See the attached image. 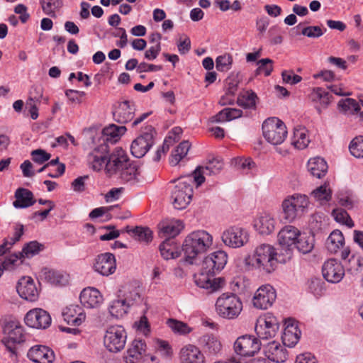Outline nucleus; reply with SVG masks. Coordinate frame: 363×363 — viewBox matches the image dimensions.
Here are the masks:
<instances>
[{"label": "nucleus", "mask_w": 363, "mask_h": 363, "mask_svg": "<svg viewBox=\"0 0 363 363\" xmlns=\"http://www.w3.org/2000/svg\"><path fill=\"white\" fill-rule=\"evenodd\" d=\"M301 331L294 323H287L281 336L282 342L285 346L291 347L298 342Z\"/></svg>", "instance_id": "nucleus-36"}, {"label": "nucleus", "mask_w": 363, "mask_h": 363, "mask_svg": "<svg viewBox=\"0 0 363 363\" xmlns=\"http://www.w3.org/2000/svg\"><path fill=\"white\" fill-rule=\"evenodd\" d=\"M27 357L34 363H52L55 359L54 352L48 347L41 345L30 347Z\"/></svg>", "instance_id": "nucleus-22"}, {"label": "nucleus", "mask_w": 363, "mask_h": 363, "mask_svg": "<svg viewBox=\"0 0 363 363\" xmlns=\"http://www.w3.org/2000/svg\"><path fill=\"white\" fill-rule=\"evenodd\" d=\"M65 95L71 103L79 104L82 102V98L85 96L86 93L82 91L68 89L65 91Z\"/></svg>", "instance_id": "nucleus-64"}, {"label": "nucleus", "mask_w": 363, "mask_h": 363, "mask_svg": "<svg viewBox=\"0 0 363 363\" xmlns=\"http://www.w3.org/2000/svg\"><path fill=\"white\" fill-rule=\"evenodd\" d=\"M167 324L173 331L181 335H186L191 331L188 325L182 321L170 319L168 320Z\"/></svg>", "instance_id": "nucleus-61"}, {"label": "nucleus", "mask_w": 363, "mask_h": 363, "mask_svg": "<svg viewBox=\"0 0 363 363\" xmlns=\"http://www.w3.org/2000/svg\"><path fill=\"white\" fill-rule=\"evenodd\" d=\"M22 257L20 254H12L6 257L4 260L0 259V267L6 270L13 269L16 266L22 263Z\"/></svg>", "instance_id": "nucleus-54"}, {"label": "nucleus", "mask_w": 363, "mask_h": 363, "mask_svg": "<svg viewBox=\"0 0 363 363\" xmlns=\"http://www.w3.org/2000/svg\"><path fill=\"white\" fill-rule=\"evenodd\" d=\"M322 273L328 281L338 283L345 275V269L342 264L337 259H330L323 264Z\"/></svg>", "instance_id": "nucleus-19"}, {"label": "nucleus", "mask_w": 363, "mask_h": 363, "mask_svg": "<svg viewBox=\"0 0 363 363\" xmlns=\"http://www.w3.org/2000/svg\"><path fill=\"white\" fill-rule=\"evenodd\" d=\"M278 253L270 244H260L255 247L253 253L245 259V264L252 269L270 274L277 267Z\"/></svg>", "instance_id": "nucleus-3"}, {"label": "nucleus", "mask_w": 363, "mask_h": 363, "mask_svg": "<svg viewBox=\"0 0 363 363\" xmlns=\"http://www.w3.org/2000/svg\"><path fill=\"white\" fill-rule=\"evenodd\" d=\"M43 274L45 279L51 284L64 286L67 283V276L60 272L45 268L43 270Z\"/></svg>", "instance_id": "nucleus-42"}, {"label": "nucleus", "mask_w": 363, "mask_h": 363, "mask_svg": "<svg viewBox=\"0 0 363 363\" xmlns=\"http://www.w3.org/2000/svg\"><path fill=\"white\" fill-rule=\"evenodd\" d=\"M179 361L180 363H205L206 358L198 347L189 344L180 350Z\"/></svg>", "instance_id": "nucleus-26"}, {"label": "nucleus", "mask_w": 363, "mask_h": 363, "mask_svg": "<svg viewBox=\"0 0 363 363\" xmlns=\"http://www.w3.org/2000/svg\"><path fill=\"white\" fill-rule=\"evenodd\" d=\"M126 232L130 234L135 240L139 242L148 243L152 241V233L147 227L136 226L135 228H126Z\"/></svg>", "instance_id": "nucleus-40"}, {"label": "nucleus", "mask_w": 363, "mask_h": 363, "mask_svg": "<svg viewBox=\"0 0 363 363\" xmlns=\"http://www.w3.org/2000/svg\"><path fill=\"white\" fill-rule=\"evenodd\" d=\"M279 328L277 318L273 314L267 313L257 320L255 332L259 339L268 340L276 335Z\"/></svg>", "instance_id": "nucleus-10"}, {"label": "nucleus", "mask_w": 363, "mask_h": 363, "mask_svg": "<svg viewBox=\"0 0 363 363\" xmlns=\"http://www.w3.org/2000/svg\"><path fill=\"white\" fill-rule=\"evenodd\" d=\"M277 298L276 290L269 284L259 286L255 291L252 299V306L259 310H267L270 308Z\"/></svg>", "instance_id": "nucleus-13"}, {"label": "nucleus", "mask_w": 363, "mask_h": 363, "mask_svg": "<svg viewBox=\"0 0 363 363\" xmlns=\"http://www.w3.org/2000/svg\"><path fill=\"white\" fill-rule=\"evenodd\" d=\"M228 261V255L224 251L214 252L204 258L202 265L204 269L211 270L216 274L221 271Z\"/></svg>", "instance_id": "nucleus-23"}, {"label": "nucleus", "mask_w": 363, "mask_h": 363, "mask_svg": "<svg viewBox=\"0 0 363 363\" xmlns=\"http://www.w3.org/2000/svg\"><path fill=\"white\" fill-rule=\"evenodd\" d=\"M332 215L335 220L340 223L344 224L349 228H352L354 225V223L349 214L342 208L334 209L332 212Z\"/></svg>", "instance_id": "nucleus-60"}, {"label": "nucleus", "mask_w": 363, "mask_h": 363, "mask_svg": "<svg viewBox=\"0 0 363 363\" xmlns=\"http://www.w3.org/2000/svg\"><path fill=\"white\" fill-rule=\"evenodd\" d=\"M213 238L204 230H198L189 233L183 242L182 249L186 262L193 264L198 258L211 249Z\"/></svg>", "instance_id": "nucleus-1"}, {"label": "nucleus", "mask_w": 363, "mask_h": 363, "mask_svg": "<svg viewBox=\"0 0 363 363\" xmlns=\"http://www.w3.org/2000/svg\"><path fill=\"white\" fill-rule=\"evenodd\" d=\"M109 154L108 145L101 143L88 154V166L95 172L105 171Z\"/></svg>", "instance_id": "nucleus-14"}, {"label": "nucleus", "mask_w": 363, "mask_h": 363, "mask_svg": "<svg viewBox=\"0 0 363 363\" xmlns=\"http://www.w3.org/2000/svg\"><path fill=\"white\" fill-rule=\"evenodd\" d=\"M94 269L103 276L113 274L116 269L115 256L110 252L99 255L94 262Z\"/></svg>", "instance_id": "nucleus-18"}, {"label": "nucleus", "mask_w": 363, "mask_h": 363, "mask_svg": "<svg viewBox=\"0 0 363 363\" xmlns=\"http://www.w3.org/2000/svg\"><path fill=\"white\" fill-rule=\"evenodd\" d=\"M330 94L323 88H313L308 94V99L314 104L320 111L321 108H325L330 102Z\"/></svg>", "instance_id": "nucleus-33"}, {"label": "nucleus", "mask_w": 363, "mask_h": 363, "mask_svg": "<svg viewBox=\"0 0 363 363\" xmlns=\"http://www.w3.org/2000/svg\"><path fill=\"white\" fill-rule=\"evenodd\" d=\"M260 340L252 335H244L238 337L234 342L235 352L243 357H252L261 349Z\"/></svg>", "instance_id": "nucleus-11"}, {"label": "nucleus", "mask_w": 363, "mask_h": 363, "mask_svg": "<svg viewBox=\"0 0 363 363\" xmlns=\"http://www.w3.org/2000/svg\"><path fill=\"white\" fill-rule=\"evenodd\" d=\"M126 164L123 167L121 171H120L116 177H119L124 182L135 180L139 174L137 165L132 163L129 159Z\"/></svg>", "instance_id": "nucleus-47"}, {"label": "nucleus", "mask_w": 363, "mask_h": 363, "mask_svg": "<svg viewBox=\"0 0 363 363\" xmlns=\"http://www.w3.org/2000/svg\"><path fill=\"white\" fill-rule=\"evenodd\" d=\"M173 183L174 186L171 191L172 203L175 208L182 210L186 208L191 201L194 183L199 186L203 183V179L197 172L196 176L182 177Z\"/></svg>", "instance_id": "nucleus-2"}, {"label": "nucleus", "mask_w": 363, "mask_h": 363, "mask_svg": "<svg viewBox=\"0 0 363 363\" xmlns=\"http://www.w3.org/2000/svg\"><path fill=\"white\" fill-rule=\"evenodd\" d=\"M223 162L217 159L210 161L206 167H199L194 172V176H196V172L201 175L203 181L206 175L218 174L223 168Z\"/></svg>", "instance_id": "nucleus-41"}, {"label": "nucleus", "mask_w": 363, "mask_h": 363, "mask_svg": "<svg viewBox=\"0 0 363 363\" xmlns=\"http://www.w3.org/2000/svg\"><path fill=\"white\" fill-rule=\"evenodd\" d=\"M273 61L269 58L261 59L257 62L258 68L257 74L264 73L267 77L271 74L273 71Z\"/></svg>", "instance_id": "nucleus-62"}, {"label": "nucleus", "mask_w": 363, "mask_h": 363, "mask_svg": "<svg viewBox=\"0 0 363 363\" xmlns=\"http://www.w3.org/2000/svg\"><path fill=\"white\" fill-rule=\"evenodd\" d=\"M264 353L269 360L277 363L285 362L288 359V352L286 349L276 341L269 342L266 345Z\"/></svg>", "instance_id": "nucleus-28"}, {"label": "nucleus", "mask_w": 363, "mask_h": 363, "mask_svg": "<svg viewBox=\"0 0 363 363\" xmlns=\"http://www.w3.org/2000/svg\"><path fill=\"white\" fill-rule=\"evenodd\" d=\"M325 31V28L323 30L321 27L318 26H308L302 30L301 34L308 38H319L323 35Z\"/></svg>", "instance_id": "nucleus-63"}, {"label": "nucleus", "mask_w": 363, "mask_h": 363, "mask_svg": "<svg viewBox=\"0 0 363 363\" xmlns=\"http://www.w3.org/2000/svg\"><path fill=\"white\" fill-rule=\"evenodd\" d=\"M233 57L230 54L225 53L218 56L216 60V67L219 72H227L231 69Z\"/></svg>", "instance_id": "nucleus-57"}, {"label": "nucleus", "mask_w": 363, "mask_h": 363, "mask_svg": "<svg viewBox=\"0 0 363 363\" xmlns=\"http://www.w3.org/2000/svg\"><path fill=\"white\" fill-rule=\"evenodd\" d=\"M309 198L302 194H294L286 196L281 203L283 218L288 223L302 217L308 210Z\"/></svg>", "instance_id": "nucleus-4"}, {"label": "nucleus", "mask_w": 363, "mask_h": 363, "mask_svg": "<svg viewBox=\"0 0 363 363\" xmlns=\"http://www.w3.org/2000/svg\"><path fill=\"white\" fill-rule=\"evenodd\" d=\"M4 332L12 343H20L25 340L23 328L17 322L11 321L6 323Z\"/></svg>", "instance_id": "nucleus-34"}, {"label": "nucleus", "mask_w": 363, "mask_h": 363, "mask_svg": "<svg viewBox=\"0 0 363 363\" xmlns=\"http://www.w3.org/2000/svg\"><path fill=\"white\" fill-rule=\"evenodd\" d=\"M162 257L165 259H174L179 257V252L174 240L167 239L160 245Z\"/></svg>", "instance_id": "nucleus-46"}, {"label": "nucleus", "mask_w": 363, "mask_h": 363, "mask_svg": "<svg viewBox=\"0 0 363 363\" xmlns=\"http://www.w3.org/2000/svg\"><path fill=\"white\" fill-rule=\"evenodd\" d=\"M126 128L123 125L118 126L114 124L105 127L102 130V143H116L121 137L125 133Z\"/></svg>", "instance_id": "nucleus-35"}, {"label": "nucleus", "mask_w": 363, "mask_h": 363, "mask_svg": "<svg viewBox=\"0 0 363 363\" xmlns=\"http://www.w3.org/2000/svg\"><path fill=\"white\" fill-rule=\"evenodd\" d=\"M347 269L351 274H356L363 269V257L360 255H352L345 263Z\"/></svg>", "instance_id": "nucleus-55"}, {"label": "nucleus", "mask_w": 363, "mask_h": 363, "mask_svg": "<svg viewBox=\"0 0 363 363\" xmlns=\"http://www.w3.org/2000/svg\"><path fill=\"white\" fill-rule=\"evenodd\" d=\"M345 243V238L341 233L338 230L333 231L326 241V246L328 250L332 252L335 253L340 247L343 246Z\"/></svg>", "instance_id": "nucleus-45"}, {"label": "nucleus", "mask_w": 363, "mask_h": 363, "mask_svg": "<svg viewBox=\"0 0 363 363\" xmlns=\"http://www.w3.org/2000/svg\"><path fill=\"white\" fill-rule=\"evenodd\" d=\"M312 196L320 205L325 204L332 198V191L328 184H325L312 191Z\"/></svg>", "instance_id": "nucleus-51"}, {"label": "nucleus", "mask_w": 363, "mask_h": 363, "mask_svg": "<svg viewBox=\"0 0 363 363\" xmlns=\"http://www.w3.org/2000/svg\"><path fill=\"white\" fill-rule=\"evenodd\" d=\"M135 110L133 104L128 101H124L118 104L113 112V117L117 122L126 123L133 119Z\"/></svg>", "instance_id": "nucleus-30"}, {"label": "nucleus", "mask_w": 363, "mask_h": 363, "mask_svg": "<svg viewBox=\"0 0 363 363\" xmlns=\"http://www.w3.org/2000/svg\"><path fill=\"white\" fill-rule=\"evenodd\" d=\"M308 170L317 178L325 176L328 171V164L324 159L316 157L309 160L308 162Z\"/></svg>", "instance_id": "nucleus-38"}, {"label": "nucleus", "mask_w": 363, "mask_h": 363, "mask_svg": "<svg viewBox=\"0 0 363 363\" xmlns=\"http://www.w3.org/2000/svg\"><path fill=\"white\" fill-rule=\"evenodd\" d=\"M129 306L123 300H114L109 306V313L113 317L119 318L125 315L128 312Z\"/></svg>", "instance_id": "nucleus-52"}, {"label": "nucleus", "mask_w": 363, "mask_h": 363, "mask_svg": "<svg viewBox=\"0 0 363 363\" xmlns=\"http://www.w3.org/2000/svg\"><path fill=\"white\" fill-rule=\"evenodd\" d=\"M16 290L22 298L29 301H36L39 296L36 285L30 277H22L18 282Z\"/></svg>", "instance_id": "nucleus-21"}, {"label": "nucleus", "mask_w": 363, "mask_h": 363, "mask_svg": "<svg viewBox=\"0 0 363 363\" xmlns=\"http://www.w3.org/2000/svg\"><path fill=\"white\" fill-rule=\"evenodd\" d=\"M216 311L218 315L225 319L237 318L242 311V302L233 293H223L216 300Z\"/></svg>", "instance_id": "nucleus-5"}, {"label": "nucleus", "mask_w": 363, "mask_h": 363, "mask_svg": "<svg viewBox=\"0 0 363 363\" xmlns=\"http://www.w3.org/2000/svg\"><path fill=\"white\" fill-rule=\"evenodd\" d=\"M301 235L300 230L295 226L288 225L283 227L277 235V240L279 245L286 250V258L283 259H290L292 256L294 246Z\"/></svg>", "instance_id": "nucleus-12"}, {"label": "nucleus", "mask_w": 363, "mask_h": 363, "mask_svg": "<svg viewBox=\"0 0 363 363\" xmlns=\"http://www.w3.org/2000/svg\"><path fill=\"white\" fill-rule=\"evenodd\" d=\"M16 200L13 205L16 208H26L32 206L36 202L33 192L25 188H18L15 192Z\"/></svg>", "instance_id": "nucleus-32"}, {"label": "nucleus", "mask_w": 363, "mask_h": 363, "mask_svg": "<svg viewBox=\"0 0 363 363\" xmlns=\"http://www.w3.org/2000/svg\"><path fill=\"white\" fill-rule=\"evenodd\" d=\"M191 145L189 141L185 140L179 143L174 151L172 153L169 163L172 166H176L187 155Z\"/></svg>", "instance_id": "nucleus-50"}, {"label": "nucleus", "mask_w": 363, "mask_h": 363, "mask_svg": "<svg viewBox=\"0 0 363 363\" xmlns=\"http://www.w3.org/2000/svg\"><path fill=\"white\" fill-rule=\"evenodd\" d=\"M314 242L315 239L313 235L301 233V235H298V238L295 246L300 252L303 254H308L313 249Z\"/></svg>", "instance_id": "nucleus-49"}, {"label": "nucleus", "mask_w": 363, "mask_h": 363, "mask_svg": "<svg viewBox=\"0 0 363 363\" xmlns=\"http://www.w3.org/2000/svg\"><path fill=\"white\" fill-rule=\"evenodd\" d=\"M80 302L87 308H96L103 302V296L100 291L92 287H88L81 292Z\"/></svg>", "instance_id": "nucleus-29"}, {"label": "nucleus", "mask_w": 363, "mask_h": 363, "mask_svg": "<svg viewBox=\"0 0 363 363\" xmlns=\"http://www.w3.org/2000/svg\"><path fill=\"white\" fill-rule=\"evenodd\" d=\"M147 345L145 340L135 339L130 345L127 355L125 357V363H138L144 356L148 355L146 352Z\"/></svg>", "instance_id": "nucleus-25"}, {"label": "nucleus", "mask_w": 363, "mask_h": 363, "mask_svg": "<svg viewBox=\"0 0 363 363\" xmlns=\"http://www.w3.org/2000/svg\"><path fill=\"white\" fill-rule=\"evenodd\" d=\"M221 239L226 246L238 248L244 246L248 242L249 234L242 228L232 226L223 233Z\"/></svg>", "instance_id": "nucleus-15"}, {"label": "nucleus", "mask_w": 363, "mask_h": 363, "mask_svg": "<svg viewBox=\"0 0 363 363\" xmlns=\"http://www.w3.org/2000/svg\"><path fill=\"white\" fill-rule=\"evenodd\" d=\"M216 274L211 270L204 269L201 264L200 269L194 274V281L197 286L206 289L208 293L216 292L225 284V280L221 277H215Z\"/></svg>", "instance_id": "nucleus-9"}, {"label": "nucleus", "mask_w": 363, "mask_h": 363, "mask_svg": "<svg viewBox=\"0 0 363 363\" xmlns=\"http://www.w3.org/2000/svg\"><path fill=\"white\" fill-rule=\"evenodd\" d=\"M257 96L255 92L250 90L242 91L240 93L237 103L244 108H255Z\"/></svg>", "instance_id": "nucleus-48"}, {"label": "nucleus", "mask_w": 363, "mask_h": 363, "mask_svg": "<svg viewBox=\"0 0 363 363\" xmlns=\"http://www.w3.org/2000/svg\"><path fill=\"white\" fill-rule=\"evenodd\" d=\"M43 249V245L40 244L37 241H31L23 247L22 252H20V254L23 258H29L38 254Z\"/></svg>", "instance_id": "nucleus-58"}, {"label": "nucleus", "mask_w": 363, "mask_h": 363, "mask_svg": "<svg viewBox=\"0 0 363 363\" xmlns=\"http://www.w3.org/2000/svg\"><path fill=\"white\" fill-rule=\"evenodd\" d=\"M200 345L209 354H216L222 350V344L219 338L213 334H206L199 340Z\"/></svg>", "instance_id": "nucleus-37"}, {"label": "nucleus", "mask_w": 363, "mask_h": 363, "mask_svg": "<svg viewBox=\"0 0 363 363\" xmlns=\"http://www.w3.org/2000/svg\"><path fill=\"white\" fill-rule=\"evenodd\" d=\"M25 323L33 328L45 329L52 322L50 314L42 308H33L30 310L24 318Z\"/></svg>", "instance_id": "nucleus-17"}, {"label": "nucleus", "mask_w": 363, "mask_h": 363, "mask_svg": "<svg viewBox=\"0 0 363 363\" xmlns=\"http://www.w3.org/2000/svg\"><path fill=\"white\" fill-rule=\"evenodd\" d=\"M338 107L345 113L354 114L358 113L359 111H360V105L359 103L356 100L350 98L341 99L338 102Z\"/></svg>", "instance_id": "nucleus-53"}, {"label": "nucleus", "mask_w": 363, "mask_h": 363, "mask_svg": "<svg viewBox=\"0 0 363 363\" xmlns=\"http://www.w3.org/2000/svg\"><path fill=\"white\" fill-rule=\"evenodd\" d=\"M228 261V255L224 251L214 252L204 258L202 265L204 269L211 270L216 274L221 271Z\"/></svg>", "instance_id": "nucleus-24"}, {"label": "nucleus", "mask_w": 363, "mask_h": 363, "mask_svg": "<svg viewBox=\"0 0 363 363\" xmlns=\"http://www.w3.org/2000/svg\"><path fill=\"white\" fill-rule=\"evenodd\" d=\"M242 116V111L238 108H225L213 117V121L223 123L238 118Z\"/></svg>", "instance_id": "nucleus-44"}, {"label": "nucleus", "mask_w": 363, "mask_h": 363, "mask_svg": "<svg viewBox=\"0 0 363 363\" xmlns=\"http://www.w3.org/2000/svg\"><path fill=\"white\" fill-rule=\"evenodd\" d=\"M262 134L270 144H281L287 137V129L284 123L277 117L266 119L262 123Z\"/></svg>", "instance_id": "nucleus-6"}, {"label": "nucleus", "mask_w": 363, "mask_h": 363, "mask_svg": "<svg viewBox=\"0 0 363 363\" xmlns=\"http://www.w3.org/2000/svg\"><path fill=\"white\" fill-rule=\"evenodd\" d=\"M128 157L125 151L121 147H116L111 153L109 154L105 174L108 177H116L121 171L124 165H127Z\"/></svg>", "instance_id": "nucleus-16"}, {"label": "nucleus", "mask_w": 363, "mask_h": 363, "mask_svg": "<svg viewBox=\"0 0 363 363\" xmlns=\"http://www.w3.org/2000/svg\"><path fill=\"white\" fill-rule=\"evenodd\" d=\"M310 143L308 131L304 127L294 128V135L291 139V144L294 147L303 150L307 147Z\"/></svg>", "instance_id": "nucleus-39"}, {"label": "nucleus", "mask_w": 363, "mask_h": 363, "mask_svg": "<svg viewBox=\"0 0 363 363\" xmlns=\"http://www.w3.org/2000/svg\"><path fill=\"white\" fill-rule=\"evenodd\" d=\"M126 339L127 333L123 326L111 325L105 333L104 344L109 352L116 353L125 347Z\"/></svg>", "instance_id": "nucleus-7"}, {"label": "nucleus", "mask_w": 363, "mask_h": 363, "mask_svg": "<svg viewBox=\"0 0 363 363\" xmlns=\"http://www.w3.org/2000/svg\"><path fill=\"white\" fill-rule=\"evenodd\" d=\"M253 225L255 230L259 234L268 235L274 231L277 220L272 213L262 212L255 218Z\"/></svg>", "instance_id": "nucleus-20"}, {"label": "nucleus", "mask_w": 363, "mask_h": 363, "mask_svg": "<svg viewBox=\"0 0 363 363\" xmlns=\"http://www.w3.org/2000/svg\"><path fill=\"white\" fill-rule=\"evenodd\" d=\"M43 12L46 15L54 16L55 11L62 6V0H40Z\"/></svg>", "instance_id": "nucleus-56"}, {"label": "nucleus", "mask_w": 363, "mask_h": 363, "mask_svg": "<svg viewBox=\"0 0 363 363\" xmlns=\"http://www.w3.org/2000/svg\"><path fill=\"white\" fill-rule=\"evenodd\" d=\"M156 132L152 125H147L141 131V133L131 143V154L137 157H143L154 144V138Z\"/></svg>", "instance_id": "nucleus-8"}, {"label": "nucleus", "mask_w": 363, "mask_h": 363, "mask_svg": "<svg viewBox=\"0 0 363 363\" xmlns=\"http://www.w3.org/2000/svg\"><path fill=\"white\" fill-rule=\"evenodd\" d=\"M62 316L67 324L79 326L84 322L86 314L83 308L79 305H69L62 311Z\"/></svg>", "instance_id": "nucleus-27"}, {"label": "nucleus", "mask_w": 363, "mask_h": 363, "mask_svg": "<svg viewBox=\"0 0 363 363\" xmlns=\"http://www.w3.org/2000/svg\"><path fill=\"white\" fill-rule=\"evenodd\" d=\"M123 301L130 306L141 300L140 289L138 286L127 284L123 287Z\"/></svg>", "instance_id": "nucleus-43"}, {"label": "nucleus", "mask_w": 363, "mask_h": 363, "mask_svg": "<svg viewBox=\"0 0 363 363\" xmlns=\"http://www.w3.org/2000/svg\"><path fill=\"white\" fill-rule=\"evenodd\" d=\"M350 153L355 157L363 158V136L355 137L349 146Z\"/></svg>", "instance_id": "nucleus-59"}, {"label": "nucleus", "mask_w": 363, "mask_h": 363, "mask_svg": "<svg viewBox=\"0 0 363 363\" xmlns=\"http://www.w3.org/2000/svg\"><path fill=\"white\" fill-rule=\"evenodd\" d=\"M184 227L182 221L177 219L163 220L158 225L160 233L169 238H174L179 235Z\"/></svg>", "instance_id": "nucleus-31"}]
</instances>
